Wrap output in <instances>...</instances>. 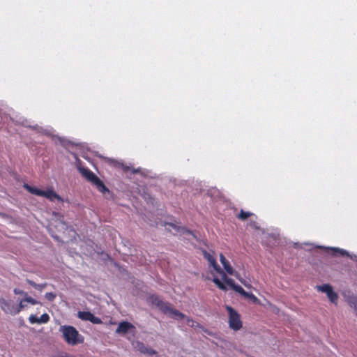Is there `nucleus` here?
I'll list each match as a JSON object with an SVG mask.
<instances>
[{
  "instance_id": "obj_7",
  "label": "nucleus",
  "mask_w": 357,
  "mask_h": 357,
  "mask_svg": "<svg viewBox=\"0 0 357 357\" xmlns=\"http://www.w3.org/2000/svg\"><path fill=\"white\" fill-rule=\"evenodd\" d=\"M77 317L84 321H89L93 324H99L102 323L100 318L95 317L90 312L79 311L77 313Z\"/></svg>"
},
{
  "instance_id": "obj_23",
  "label": "nucleus",
  "mask_w": 357,
  "mask_h": 357,
  "mask_svg": "<svg viewBox=\"0 0 357 357\" xmlns=\"http://www.w3.org/2000/svg\"><path fill=\"white\" fill-rule=\"evenodd\" d=\"M67 232L69 237L70 238H75V235H76V233L75 231L72 229L70 227L68 226H66V231H64V234Z\"/></svg>"
},
{
  "instance_id": "obj_2",
  "label": "nucleus",
  "mask_w": 357,
  "mask_h": 357,
  "mask_svg": "<svg viewBox=\"0 0 357 357\" xmlns=\"http://www.w3.org/2000/svg\"><path fill=\"white\" fill-rule=\"evenodd\" d=\"M78 169L81 174L93 185L101 193L105 194L109 192V189L105 186L104 183L89 169L87 167H78Z\"/></svg>"
},
{
  "instance_id": "obj_16",
  "label": "nucleus",
  "mask_w": 357,
  "mask_h": 357,
  "mask_svg": "<svg viewBox=\"0 0 357 357\" xmlns=\"http://www.w3.org/2000/svg\"><path fill=\"white\" fill-rule=\"evenodd\" d=\"M186 323L187 324L192 327V328H201L204 332L208 333V335H211L212 333L208 331L207 329L204 328V327H202L198 322L194 321L193 319L189 318V317H186Z\"/></svg>"
},
{
  "instance_id": "obj_34",
  "label": "nucleus",
  "mask_w": 357,
  "mask_h": 357,
  "mask_svg": "<svg viewBox=\"0 0 357 357\" xmlns=\"http://www.w3.org/2000/svg\"><path fill=\"white\" fill-rule=\"evenodd\" d=\"M244 284V286H246V287H250V285H247L246 284L243 283Z\"/></svg>"
},
{
  "instance_id": "obj_8",
  "label": "nucleus",
  "mask_w": 357,
  "mask_h": 357,
  "mask_svg": "<svg viewBox=\"0 0 357 357\" xmlns=\"http://www.w3.org/2000/svg\"><path fill=\"white\" fill-rule=\"evenodd\" d=\"M132 346H133L134 349L136 351H139L141 354H149V355H152V354H155V351L153 349L147 347L142 342H141L139 341H136V342H132Z\"/></svg>"
},
{
  "instance_id": "obj_10",
  "label": "nucleus",
  "mask_w": 357,
  "mask_h": 357,
  "mask_svg": "<svg viewBox=\"0 0 357 357\" xmlns=\"http://www.w3.org/2000/svg\"><path fill=\"white\" fill-rule=\"evenodd\" d=\"M236 216L241 221H246L248 218H250L252 223H255L257 220L255 214L250 211H245L243 209H241L238 213H236Z\"/></svg>"
},
{
  "instance_id": "obj_9",
  "label": "nucleus",
  "mask_w": 357,
  "mask_h": 357,
  "mask_svg": "<svg viewBox=\"0 0 357 357\" xmlns=\"http://www.w3.org/2000/svg\"><path fill=\"white\" fill-rule=\"evenodd\" d=\"M231 284L232 286L231 287V288L234 291L239 293L241 296H244L246 298L250 299L254 303H257L258 301L257 298L255 295H253L251 293L246 292L241 286L236 285L235 283Z\"/></svg>"
},
{
  "instance_id": "obj_29",
  "label": "nucleus",
  "mask_w": 357,
  "mask_h": 357,
  "mask_svg": "<svg viewBox=\"0 0 357 357\" xmlns=\"http://www.w3.org/2000/svg\"><path fill=\"white\" fill-rule=\"evenodd\" d=\"M26 282L28 284H29L31 286H32L33 287H34L35 289L37 287V284L36 282H34L33 281L31 280H29L27 279L26 280Z\"/></svg>"
},
{
  "instance_id": "obj_21",
  "label": "nucleus",
  "mask_w": 357,
  "mask_h": 357,
  "mask_svg": "<svg viewBox=\"0 0 357 357\" xmlns=\"http://www.w3.org/2000/svg\"><path fill=\"white\" fill-rule=\"evenodd\" d=\"M202 253L204 257L208 261L211 265H214L216 261L210 253L207 252L205 250H202Z\"/></svg>"
},
{
  "instance_id": "obj_30",
  "label": "nucleus",
  "mask_w": 357,
  "mask_h": 357,
  "mask_svg": "<svg viewBox=\"0 0 357 357\" xmlns=\"http://www.w3.org/2000/svg\"><path fill=\"white\" fill-rule=\"evenodd\" d=\"M139 172V169H132V172L133 174H136V173H138Z\"/></svg>"
},
{
  "instance_id": "obj_5",
  "label": "nucleus",
  "mask_w": 357,
  "mask_h": 357,
  "mask_svg": "<svg viewBox=\"0 0 357 357\" xmlns=\"http://www.w3.org/2000/svg\"><path fill=\"white\" fill-rule=\"evenodd\" d=\"M229 313V325L234 331H238L242 328V321L239 314L230 306H226Z\"/></svg>"
},
{
  "instance_id": "obj_22",
  "label": "nucleus",
  "mask_w": 357,
  "mask_h": 357,
  "mask_svg": "<svg viewBox=\"0 0 357 357\" xmlns=\"http://www.w3.org/2000/svg\"><path fill=\"white\" fill-rule=\"evenodd\" d=\"M213 282L218 287L219 289L223 290V291H227V287L225 285L224 283H222L220 279H218L217 277L214 276L213 279Z\"/></svg>"
},
{
  "instance_id": "obj_33",
  "label": "nucleus",
  "mask_w": 357,
  "mask_h": 357,
  "mask_svg": "<svg viewBox=\"0 0 357 357\" xmlns=\"http://www.w3.org/2000/svg\"><path fill=\"white\" fill-rule=\"evenodd\" d=\"M255 229H259V227H257L256 225L255 226Z\"/></svg>"
},
{
  "instance_id": "obj_11",
  "label": "nucleus",
  "mask_w": 357,
  "mask_h": 357,
  "mask_svg": "<svg viewBox=\"0 0 357 357\" xmlns=\"http://www.w3.org/2000/svg\"><path fill=\"white\" fill-rule=\"evenodd\" d=\"M220 259L227 273H229V275H235L242 283H243V282L239 278L238 273L234 271L233 268L229 265V262L227 261V260L222 254H220Z\"/></svg>"
},
{
  "instance_id": "obj_12",
  "label": "nucleus",
  "mask_w": 357,
  "mask_h": 357,
  "mask_svg": "<svg viewBox=\"0 0 357 357\" xmlns=\"http://www.w3.org/2000/svg\"><path fill=\"white\" fill-rule=\"evenodd\" d=\"M211 266L213 267V269L221 275L222 280H224L226 284L231 287L232 286L231 284L234 283V280L227 276L226 273L217 264L216 261L215 262L214 265Z\"/></svg>"
},
{
  "instance_id": "obj_1",
  "label": "nucleus",
  "mask_w": 357,
  "mask_h": 357,
  "mask_svg": "<svg viewBox=\"0 0 357 357\" xmlns=\"http://www.w3.org/2000/svg\"><path fill=\"white\" fill-rule=\"evenodd\" d=\"M23 188L31 194L45 197L50 202H54L55 200L61 202H63V199L54 190L53 188H49L45 190H43L36 187L31 186L27 183H24Z\"/></svg>"
},
{
  "instance_id": "obj_4",
  "label": "nucleus",
  "mask_w": 357,
  "mask_h": 357,
  "mask_svg": "<svg viewBox=\"0 0 357 357\" xmlns=\"http://www.w3.org/2000/svg\"><path fill=\"white\" fill-rule=\"evenodd\" d=\"M151 299L153 304L155 305L165 314H168L174 317H177L181 319L185 318V314L178 310L172 308L169 304L163 302L158 297L151 296Z\"/></svg>"
},
{
  "instance_id": "obj_13",
  "label": "nucleus",
  "mask_w": 357,
  "mask_h": 357,
  "mask_svg": "<svg viewBox=\"0 0 357 357\" xmlns=\"http://www.w3.org/2000/svg\"><path fill=\"white\" fill-rule=\"evenodd\" d=\"M135 328L134 326L128 322V321H123L121 322L119 324L118 328L116 330V333L118 334H126L127 333L129 330Z\"/></svg>"
},
{
  "instance_id": "obj_18",
  "label": "nucleus",
  "mask_w": 357,
  "mask_h": 357,
  "mask_svg": "<svg viewBox=\"0 0 357 357\" xmlns=\"http://www.w3.org/2000/svg\"><path fill=\"white\" fill-rule=\"evenodd\" d=\"M318 248H319L331 249L333 252H339L342 256L350 257L351 258H352L350 256L349 253L347 251L344 250H342V249H339V248H324V247H322V246H318Z\"/></svg>"
},
{
  "instance_id": "obj_31",
  "label": "nucleus",
  "mask_w": 357,
  "mask_h": 357,
  "mask_svg": "<svg viewBox=\"0 0 357 357\" xmlns=\"http://www.w3.org/2000/svg\"><path fill=\"white\" fill-rule=\"evenodd\" d=\"M52 236H54L56 239H59V238H62V236H59V235H54V234H52Z\"/></svg>"
},
{
  "instance_id": "obj_15",
  "label": "nucleus",
  "mask_w": 357,
  "mask_h": 357,
  "mask_svg": "<svg viewBox=\"0 0 357 357\" xmlns=\"http://www.w3.org/2000/svg\"><path fill=\"white\" fill-rule=\"evenodd\" d=\"M29 319L31 324H36V323L41 324V323H47L49 321L50 317L47 314H43V315H41L40 317H38L35 314H31L29 317Z\"/></svg>"
},
{
  "instance_id": "obj_24",
  "label": "nucleus",
  "mask_w": 357,
  "mask_h": 357,
  "mask_svg": "<svg viewBox=\"0 0 357 357\" xmlns=\"http://www.w3.org/2000/svg\"><path fill=\"white\" fill-rule=\"evenodd\" d=\"M24 299L25 302L30 303L32 305H36V304L39 303L36 300H35L32 297L29 296L27 294L24 296Z\"/></svg>"
},
{
  "instance_id": "obj_28",
  "label": "nucleus",
  "mask_w": 357,
  "mask_h": 357,
  "mask_svg": "<svg viewBox=\"0 0 357 357\" xmlns=\"http://www.w3.org/2000/svg\"><path fill=\"white\" fill-rule=\"evenodd\" d=\"M47 286V284L46 283H43V284H37V287H36V289L39 290V291H43V289Z\"/></svg>"
},
{
  "instance_id": "obj_27",
  "label": "nucleus",
  "mask_w": 357,
  "mask_h": 357,
  "mask_svg": "<svg viewBox=\"0 0 357 357\" xmlns=\"http://www.w3.org/2000/svg\"><path fill=\"white\" fill-rule=\"evenodd\" d=\"M14 293L15 294H20V295H22V296H25L26 294V293L22 290H20L19 289H14Z\"/></svg>"
},
{
  "instance_id": "obj_25",
  "label": "nucleus",
  "mask_w": 357,
  "mask_h": 357,
  "mask_svg": "<svg viewBox=\"0 0 357 357\" xmlns=\"http://www.w3.org/2000/svg\"><path fill=\"white\" fill-rule=\"evenodd\" d=\"M24 299H22L21 300L20 302H19V304L17 305V314L24 308H25L26 307V305L24 304Z\"/></svg>"
},
{
  "instance_id": "obj_19",
  "label": "nucleus",
  "mask_w": 357,
  "mask_h": 357,
  "mask_svg": "<svg viewBox=\"0 0 357 357\" xmlns=\"http://www.w3.org/2000/svg\"><path fill=\"white\" fill-rule=\"evenodd\" d=\"M347 302L349 306L354 310L355 314L357 315V298L355 297H350Z\"/></svg>"
},
{
  "instance_id": "obj_26",
  "label": "nucleus",
  "mask_w": 357,
  "mask_h": 357,
  "mask_svg": "<svg viewBox=\"0 0 357 357\" xmlns=\"http://www.w3.org/2000/svg\"><path fill=\"white\" fill-rule=\"evenodd\" d=\"M45 297L47 300H48L50 301H52L56 298V294L52 292L46 293L45 295Z\"/></svg>"
},
{
  "instance_id": "obj_14",
  "label": "nucleus",
  "mask_w": 357,
  "mask_h": 357,
  "mask_svg": "<svg viewBox=\"0 0 357 357\" xmlns=\"http://www.w3.org/2000/svg\"><path fill=\"white\" fill-rule=\"evenodd\" d=\"M169 225L172 227L173 230L171 229H168V230L169 232L173 233V234H174V235L177 234V233H181L183 234H192L195 238H196V236L194 235L191 231L186 229L185 227H179L178 225H174V224Z\"/></svg>"
},
{
  "instance_id": "obj_6",
  "label": "nucleus",
  "mask_w": 357,
  "mask_h": 357,
  "mask_svg": "<svg viewBox=\"0 0 357 357\" xmlns=\"http://www.w3.org/2000/svg\"><path fill=\"white\" fill-rule=\"evenodd\" d=\"M0 306L6 314L15 315L17 314V305L12 300H6L0 297Z\"/></svg>"
},
{
  "instance_id": "obj_17",
  "label": "nucleus",
  "mask_w": 357,
  "mask_h": 357,
  "mask_svg": "<svg viewBox=\"0 0 357 357\" xmlns=\"http://www.w3.org/2000/svg\"><path fill=\"white\" fill-rule=\"evenodd\" d=\"M325 294H326L331 303L337 305L339 296L338 294L333 291V287H331V290H328Z\"/></svg>"
},
{
  "instance_id": "obj_3",
  "label": "nucleus",
  "mask_w": 357,
  "mask_h": 357,
  "mask_svg": "<svg viewBox=\"0 0 357 357\" xmlns=\"http://www.w3.org/2000/svg\"><path fill=\"white\" fill-rule=\"evenodd\" d=\"M60 331L68 344L76 345L84 342V337L79 334L75 328L70 326H63L60 328Z\"/></svg>"
},
{
  "instance_id": "obj_32",
  "label": "nucleus",
  "mask_w": 357,
  "mask_h": 357,
  "mask_svg": "<svg viewBox=\"0 0 357 357\" xmlns=\"http://www.w3.org/2000/svg\"><path fill=\"white\" fill-rule=\"evenodd\" d=\"M273 310L275 312H279V309L277 307H273Z\"/></svg>"
},
{
  "instance_id": "obj_20",
  "label": "nucleus",
  "mask_w": 357,
  "mask_h": 357,
  "mask_svg": "<svg viewBox=\"0 0 357 357\" xmlns=\"http://www.w3.org/2000/svg\"><path fill=\"white\" fill-rule=\"evenodd\" d=\"M331 287L330 284H325L323 285H317L315 288L320 292L326 293L328 290H331Z\"/></svg>"
}]
</instances>
